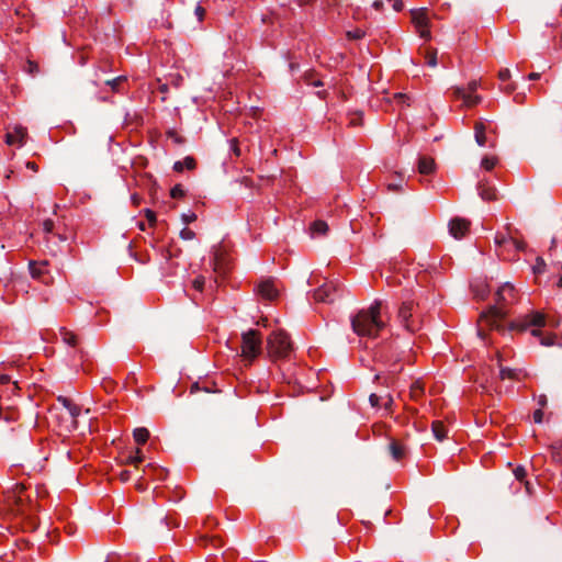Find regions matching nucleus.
Segmentation results:
<instances>
[{"label": "nucleus", "instance_id": "37", "mask_svg": "<svg viewBox=\"0 0 562 562\" xmlns=\"http://www.w3.org/2000/svg\"><path fill=\"white\" fill-rule=\"evenodd\" d=\"M551 448H552V451H553V458L557 461L562 462V442H560L558 445H554Z\"/></svg>", "mask_w": 562, "mask_h": 562}, {"label": "nucleus", "instance_id": "38", "mask_svg": "<svg viewBox=\"0 0 562 562\" xmlns=\"http://www.w3.org/2000/svg\"><path fill=\"white\" fill-rule=\"evenodd\" d=\"M170 194L173 199H179L184 195V190L180 184H177L171 189Z\"/></svg>", "mask_w": 562, "mask_h": 562}, {"label": "nucleus", "instance_id": "29", "mask_svg": "<svg viewBox=\"0 0 562 562\" xmlns=\"http://www.w3.org/2000/svg\"><path fill=\"white\" fill-rule=\"evenodd\" d=\"M495 243L497 245H504L506 243H512L517 249H524V245L521 243H519L518 240L514 239V238H506L505 236H496L495 237Z\"/></svg>", "mask_w": 562, "mask_h": 562}, {"label": "nucleus", "instance_id": "27", "mask_svg": "<svg viewBox=\"0 0 562 562\" xmlns=\"http://www.w3.org/2000/svg\"><path fill=\"white\" fill-rule=\"evenodd\" d=\"M514 291H515V289H514V286H513L510 283H508V282L504 283V284L498 289V291H497V293H496L497 301H498V302H503V301H505V300H506V297H505V293L507 292V293H509V294H513V293H514Z\"/></svg>", "mask_w": 562, "mask_h": 562}, {"label": "nucleus", "instance_id": "32", "mask_svg": "<svg viewBox=\"0 0 562 562\" xmlns=\"http://www.w3.org/2000/svg\"><path fill=\"white\" fill-rule=\"evenodd\" d=\"M424 175L431 173L436 170V162L432 158L424 156Z\"/></svg>", "mask_w": 562, "mask_h": 562}, {"label": "nucleus", "instance_id": "22", "mask_svg": "<svg viewBox=\"0 0 562 562\" xmlns=\"http://www.w3.org/2000/svg\"><path fill=\"white\" fill-rule=\"evenodd\" d=\"M431 432L438 441H442L446 437V427L442 422L434 420L431 423Z\"/></svg>", "mask_w": 562, "mask_h": 562}, {"label": "nucleus", "instance_id": "4", "mask_svg": "<svg viewBox=\"0 0 562 562\" xmlns=\"http://www.w3.org/2000/svg\"><path fill=\"white\" fill-rule=\"evenodd\" d=\"M269 356L272 358H286L292 351V342L285 331L278 329L267 339Z\"/></svg>", "mask_w": 562, "mask_h": 562}, {"label": "nucleus", "instance_id": "61", "mask_svg": "<svg viewBox=\"0 0 562 562\" xmlns=\"http://www.w3.org/2000/svg\"><path fill=\"white\" fill-rule=\"evenodd\" d=\"M546 403H547V398H546V396H541V397H540V400H539V404H540L541 406H544V405H546Z\"/></svg>", "mask_w": 562, "mask_h": 562}, {"label": "nucleus", "instance_id": "18", "mask_svg": "<svg viewBox=\"0 0 562 562\" xmlns=\"http://www.w3.org/2000/svg\"><path fill=\"white\" fill-rule=\"evenodd\" d=\"M58 402L68 411L71 418L75 420L80 414V407L71 402V400L59 396Z\"/></svg>", "mask_w": 562, "mask_h": 562}, {"label": "nucleus", "instance_id": "57", "mask_svg": "<svg viewBox=\"0 0 562 562\" xmlns=\"http://www.w3.org/2000/svg\"><path fill=\"white\" fill-rule=\"evenodd\" d=\"M26 167H27L29 169H32L33 171H37V166H36V164H35V162H33V161H27V162H26Z\"/></svg>", "mask_w": 562, "mask_h": 562}, {"label": "nucleus", "instance_id": "15", "mask_svg": "<svg viewBox=\"0 0 562 562\" xmlns=\"http://www.w3.org/2000/svg\"><path fill=\"white\" fill-rule=\"evenodd\" d=\"M369 401L373 407L384 406L386 409L393 403V400L389 394L379 395V394L372 393L369 397Z\"/></svg>", "mask_w": 562, "mask_h": 562}, {"label": "nucleus", "instance_id": "59", "mask_svg": "<svg viewBox=\"0 0 562 562\" xmlns=\"http://www.w3.org/2000/svg\"><path fill=\"white\" fill-rule=\"evenodd\" d=\"M524 99V94H520V93H517L515 97H514V100L516 102H521V100Z\"/></svg>", "mask_w": 562, "mask_h": 562}, {"label": "nucleus", "instance_id": "34", "mask_svg": "<svg viewBox=\"0 0 562 562\" xmlns=\"http://www.w3.org/2000/svg\"><path fill=\"white\" fill-rule=\"evenodd\" d=\"M532 270H533V273H536V274H541V273L544 272V270H546V262H544V260L541 257H538L536 259V263L532 267Z\"/></svg>", "mask_w": 562, "mask_h": 562}, {"label": "nucleus", "instance_id": "43", "mask_svg": "<svg viewBox=\"0 0 562 562\" xmlns=\"http://www.w3.org/2000/svg\"><path fill=\"white\" fill-rule=\"evenodd\" d=\"M181 218H182L183 223L190 224L196 220V215L193 212L183 213L181 215Z\"/></svg>", "mask_w": 562, "mask_h": 562}, {"label": "nucleus", "instance_id": "39", "mask_svg": "<svg viewBox=\"0 0 562 562\" xmlns=\"http://www.w3.org/2000/svg\"><path fill=\"white\" fill-rule=\"evenodd\" d=\"M423 36H424V43L431 38L430 32L427 29V9L426 8H424V33H423Z\"/></svg>", "mask_w": 562, "mask_h": 562}, {"label": "nucleus", "instance_id": "24", "mask_svg": "<svg viewBox=\"0 0 562 562\" xmlns=\"http://www.w3.org/2000/svg\"><path fill=\"white\" fill-rule=\"evenodd\" d=\"M475 140L479 146H484L486 142L485 125L482 122H476L474 126Z\"/></svg>", "mask_w": 562, "mask_h": 562}, {"label": "nucleus", "instance_id": "16", "mask_svg": "<svg viewBox=\"0 0 562 562\" xmlns=\"http://www.w3.org/2000/svg\"><path fill=\"white\" fill-rule=\"evenodd\" d=\"M471 289L474 296L479 300H484L490 292L487 284L482 280L473 281L471 283Z\"/></svg>", "mask_w": 562, "mask_h": 562}, {"label": "nucleus", "instance_id": "28", "mask_svg": "<svg viewBox=\"0 0 562 562\" xmlns=\"http://www.w3.org/2000/svg\"><path fill=\"white\" fill-rule=\"evenodd\" d=\"M125 80H126L125 77L120 76V77H116V78H114L112 80H108L106 85L110 86L112 91L120 92L121 91V86L125 82Z\"/></svg>", "mask_w": 562, "mask_h": 562}, {"label": "nucleus", "instance_id": "19", "mask_svg": "<svg viewBox=\"0 0 562 562\" xmlns=\"http://www.w3.org/2000/svg\"><path fill=\"white\" fill-rule=\"evenodd\" d=\"M389 450L395 461H401L406 456V448L397 441H392L389 445Z\"/></svg>", "mask_w": 562, "mask_h": 562}, {"label": "nucleus", "instance_id": "62", "mask_svg": "<svg viewBox=\"0 0 562 562\" xmlns=\"http://www.w3.org/2000/svg\"><path fill=\"white\" fill-rule=\"evenodd\" d=\"M389 190H397L398 186L397 184H394V183H390L387 186Z\"/></svg>", "mask_w": 562, "mask_h": 562}, {"label": "nucleus", "instance_id": "45", "mask_svg": "<svg viewBox=\"0 0 562 562\" xmlns=\"http://www.w3.org/2000/svg\"><path fill=\"white\" fill-rule=\"evenodd\" d=\"M498 78L502 81L508 80L510 78V70L508 68H504V69L499 70Z\"/></svg>", "mask_w": 562, "mask_h": 562}, {"label": "nucleus", "instance_id": "36", "mask_svg": "<svg viewBox=\"0 0 562 562\" xmlns=\"http://www.w3.org/2000/svg\"><path fill=\"white\" fill-rule=\"evenodd\" d=\"M481 165L484 169L492 170L496 165V158L484 157Z\"/></svg>", "mask_w": 562, "mask_h": 562}, {"label": "nucleus", "instance_id": "44", "mask_svg": "<svg viewBox=\"0 0 562 562\" xmlns=\"http://www.w3.org/2000/svg\"><path fill=\"white\" fill-rule=\"evenodd\" d=\"M53 228H54V222L52 220L44 221V223H43V231L46 234H50L53 232Z\"/></svg>", "mask_w": 562, "mask_h": 562}, {"label": "nucleus", "instance_id": "23", "mask_svg": "<svg viewBox=\"0 0 562 562\" xmlns=\"http://www.w3.org/2000/svg\"><path fill=\"white\" fill-rule=\"evenodd\" d=\"M313 237L325 235L328 231V225L324 221H315L310 227Z\"/></svg>", "mask_w": 562, "mask_h": 562}, {"label": "nucleus", "instance_id": "20", "mask_svg": "<svg viewBox=\"0 0 562 562\" xmlns=\"http://www.w3.org/2000/svg\"><path fill=\"white\" fill-rule=\"evenodd\" d=\"M195 168V160L191 156H187L182 160H178L173 164V170L177 172H182L184 169L192 170Z\"/></svg>", "mask_w": 562, "mask_h": 562}, {"label": "nucleus", "instance_id": "47", "mask_svg": "<svg viewBox=\"0 0 562 562\" xmlns=\"http://www.w3.org/2000/svg\"><path fill=\"white\" fill-rule=\"evenodd\" d=\"M542 418H543V412L541 409L535 411V413H533L535 423H537V424L542 423Z\"/></svg>", "mask_w": 562, "mask_h": 562}, {"label": "nucleus", "instance_id": "11", "mask_svg": "<svg viewBox=\"0 0 562 562\" xmlns=\"http://www.w3.org/2000/svg\"><path fill=\"white\" fill-rule=\"evenodd\" d=\"M19 389L18 381L12 375L2 373L0 374V398L4 395L9 396L14 394Z\"/></svg>", "mask_w": 562, "mask_h": 562}, {"label": "nucleus", "instance_id": "64", "mask_svg": "<svg viewBox=\"0 0 562 562\" xmlns=\"http://www.w3.org/2000/svg\"><path fill=\"white\" fill-rule=\"evenodd\" d=\"M312 85L315 87H318V86H322L323 83L319 80H317V81H314Z\"/></svg>", "mask_w": 562, "mask_h": 562}, {"label": "nucleus", "instance_id": "25", "mask_svg": "<svg viewBox=\"0 0 562 562\" xmlns=\"http://www.w3.org/2000/svg\"><path fill=\"white\" fill-rule=\"evenodd\" d=\"M133 436L137 443L144 445L149 438V431L145 427H139L134 429Z\"/></svg>", "mask_w": 562, "mask_h": 562}, {"label": "nucleus", "instance_id": "30", "mask_svg": "<svg viewBox=\"0 0 562 562\" xmlns=\"http://www.w3.org/2000/svg\"><path fill=\"white\" fill-rule=\"evenodd\" d=\"M409 393H411L412 398H415V400L419 398V396L422 395V380L420 379H417L412 383Z\"/></svg>", "mask_w": 562, "mask_h": 562}, {"label": "nucleus", "instance_id": "63", "mask_svg": "<svg viewBox=\"0 0 562 562\" xmlns=\"http://www.w3.org/2000/svg\"><path fill=\"white\" fill-rule=\"evenodd\" d=\"M525 487H526L527 492H531V486H530V483L528 481L525 482Z\"/></svg>", "mask_w": 562, "mask_h": 562}, {"label": "nucleus", "instance_id": "21", "mask_svg": "<svg viewBox=\"0 0 562 562\" xmlns=\"http://www.w3.org/2000/svg\"><path fill=\"white\" fill-rule=\"evenodd\" d=\"M59 335H60V338H61L63 342L66 344L67 346H69V347H76L77 346L78 337L72 331H70V330H68L66 328H60L59 329Z\"/></svg>", "mask_w": 562, "mask_h": 562}, {"label": "nucleus", "instance_id": "58", "mask_svg": "<svg viewBox=\"0 0 562 562\" xmlns=\"http://www.w3.org/2000/svg\"><path fill=\"white\" fill-rule=\"evenodd\" d=\"M515 89H516V86H515L514 83H512V85H508V86L505 88V91H506L507 93H512V92H514V91H515Z\"/></svg>", "mask_w": 562, "mask_h": 562}, {"label": "nucleus", "instance_id": "42", "mask_svg": "<svg viewBox=\"0 0 562 562\" xmlns=\"http://www.w3.org/2000/svg\"><path fill=\"white\" fill-rule=\"evenodd\" d=\"M514 474H515V477L519 481V482H522L526 477V470L525 468L522 467H517L515 470H514Z\"/></svg>", "mask_w": 562, "mask_h": 562}, {"label": "nucleus", "instance_id": "13", "mask_svg": "<svg viewBox=\"0 0 562 562\" xmlns=\"http://www.w3.org/2000/svg\"><path fill=\"white\" fill-rule=\"evenodd\" d=\"M25 501L20 494H8L7 504L10 507V510L15 514H24L25 513ZM27 501L29 497H27Z\"/></svg>", "mask_w": 562, "mask_h": 562}, {"label": "nucleus", "instance_id": "1", "mask_svg": "<svg viewBox=\"0 0 562 562\" xmlns=\"http://www.w3.org/2000/svg\"><path fill=\"white\" fill-rule=\"evenodd\" d=\"M381 302L374 301L369 308L359 311L351 317V326L358 336L374 338L384 328L380 316Z\"/></svg>", "mask_w": 562, "mask_h": 562}, {"label": "nucleus", "instance_id": "46", "mask_svg": "<svg viewBox=\"0 0 562 562\" xmlns=\"http://www.w3.org/2000/svg\"><path fill=\"white\" fill-rule=\"evenodd\" d=\"M349 124L352 126L361 125V113H357L355 116H352L349 121Z\"/></svg>", "mask_w": 562, "mask_h": 562}, {"label": "nucleus", "instance_id": "49", "mask_svg": "<svg viewBox=\"0 0 562 562\" xmlns=\"http://www.w3.org/2000/svg\"><path fill=\"white\" fill-rule=\"evenodd\" d=\"M394 99H395L398 103H405L409 98H408V95L403 94V93H395V94H394Z\"/></svg>", "mask_w": 562, "mask_h": 562}, {"label": "nucleus", "instance_id": "50", "mask_svg": "<svg viewBox=\"0 0 562 562\" xmlns=\"http://www.w3.org/2000/svg\"><path fill=\"white\" fill-rule=\"evenodd\" d=\"M363 32L360 30H357L355 32H348V36L352 38H361L363 36Z\"/></svg>", "mask_w": 562, "mask_h": 562}, {"label": "nucleus", "instance_id": "53", "mask_svg": "<svg viewBox=\"0 0 562 562\" xmlns=\"http://www.w3.org/2000/svg\"><path fill=\"white\" fill-rule=\"evenodd\" d=\"M29 71L31 74L36 72L37 71V65L35 63H33V61H29Z\"/></svg>", "mask_w": 562, "mask_h": 562}, {"label": "nucleus", "instance_id": "17", "mask_svg": "<svg viewBox=\"0 0 562 562\" xmlns=\"http://www.w3.org/2000/svg\"><path fill=\"white\" fill-rule=\"evenodd\" d=\"M46 265V262H30V272L32 278L41 280L42 282H47L45 279Z\"/></svg>", "mask_w": 562, "mask_h": 562}, {"label": "nucleus", "instance_id": "51", "mask_svg": "<svg viewBox=\"0 0 562 562\" xmlns=\"http://www.w3.org/2000/svg\"><path fill=\"white\" fill-rule=\"evenodd\" d=\"M392 8L395 11H401L403 9V2L401 0H393Z\"/></svg>", "mask_w": 562, "mask_h": 562}, {"label": "nucleus", "instance_id": "2", "mask_svg": "<svg viewBox=\"0 0 562 562\" xmlns=\"http://www.w3.org/2000/svg\"><path fill=\"white\" fill-rule=\"evenodd\" d=\"M546 324V315L539 311H532L514 321L510 325V328L524 331L529 327H535L531 330V335L535 337H540V344L542 346L551 347L554 345L555 336H543L542 331L540 330V328L543 327Z\"/></svg>", "mask_w": 562, "mask_h": 562}, {"label": "nucleus", "instance_id": "5", "mask_svg": "<svg viewBox=\"0 0 562 562\" xmlns=\"http://www.w3.org/2000/svg\"><path fill=\"white\" fill-rule=\"evenodd\" d=\"M261 349V339L258 331L250 329L241 335V356L251 361L259 353Z\"/></svg>", "mask_w": 562, "mask_h": 562}, {"label": "nucleus", "instance_id": "12", "mask_svg": "<svg viewBox=\"0 0 562 562\" xmlns=\"http://www.w3.org/2000/svg\"><path fill=\"white\" fill-rule=\"evenodd\" d=\"M424 64H426L430 68H435L438 65H441L443 69L447 68L445 55H441L440 58H438V53L436 48L424 49Z\"/></svg>", "mask_w": 562, "mask_h": 562}, {"label": "nucleus", "instance_id": "7", "mask_svg": "<svg viewBox=\"0 0 562 562\" xmlns=\"http://www.w3.org/2000/svg\"><path fill=\"white\" fill-rule=\"evenodd\" d=\"M506 313L497 306H491L480 316V323H485L491 328H498V322L505 318Z\"/></svg>", "mask_w": 562, "mask_h": 562}, {"label": "nucleus", "instance_id": "26", "mask_svg": "<svg viewBox=\"0 0 562 562\" xmlns=\"http://www.w3.org/2000/svg\"><path fill=\"white\" fill-rule=\"evenodd\" d=\"M411 14L416 32L422 36V9H413Z\"/></svg>", "mask_w": 562, "mask_h": 562}, {"label": "nucleus", "instance_id": "6", "mask_svg": "<svg viewBox=\"0 0 562 562\" xmlns=\"http://www.w3.org/2000/svg\"><path fill=\"white\" fill-rule=\"evenodd\" d=\"M339 291V283L336 281H328L322 284L314 291V300L322 303H331L336 297V292Z\"/></svg>", "mask_w": 562, "mask_h": 562}, {"label": "nucleus", "instance_id": "48", "mask_svg": "<svg viewBox=\"0 0 562 562\" xmlns=\"http://www.w3.org/2000/svg\"><path fill=\"white\" fill-rule=\"evenodd\" d=\"M231 149L232 151L236 155V156H239L240 155V149L237 145V140L235 138H233L231 140Z\"/></svg>", "mask_w": 562, "mask_h": 562}, {"label": "nucleus", "instance_id": "10", "mask_svg": "<svg viewBox=\"0 0 562 562\" xmlns=\"http://www.w3.org/2000/svg\"><path fill=\"white\" fill-rule=\"evenodd\" d=\"M470 227V221L465 218L456 217L449 223V232L456 239H461L465 236Z\"/></svg>", "mask_w": 562, "mask_h": 562}, {"label": "nucleus", "instance_id": "35", "mask_svg": "<svg viewBox=\"0 0 562 562\" xmlns=\"http://www.w3.org/2000/svg\"><path fill=\"white\" fill-rule=\"evenodd\" d=\"M480 195L483 200H494L496 199V192L494 189L481 188Z\"/></svg>", "mask_w": 562, "mask_h": 562}, {"label": "nucleus", "instance_id": "33", "mask_svg": "<svg viewBox=\"0 0 562 562\" xmlns=\"http://www.w3.org/2000/svg\"><path fill=\"white\" fill-rule=\"evenodd\" d=\"M516 376H517V373L515 370H512L509 368H501V371H499L501 380L516 379Z\"/></svg>", "mask_w": 562, "mask_h": 562}, {"label": "nucleus", "instance_id": "56", "mask_svg": "<svg viewBox=\"0 0 562 562\" xmlns=\"http://www.w3.org/2000/svg\"><path fill=\"white\" fill-rule=\"evenodd\" d=\"M540 78V74L539 72H531L528 75V79L529 80H538Z\"/></svg>", "mask_w": 562, "mask_h": 562}, {"label": "nucleus", "instance_id": "31", "mask_svg": "<svg viewBox=\"0 0 562 562\" xmlns=\"http://www.w3.org/2000/svg\"><path fill=\"white\" fill-rule=\"evenodd\" d=\"M200 541L205 547H207L209 544H211L214 549H217V548L221 547V540L217 537L203 536V537L200 538Z\"/></svg>", "mask_w": 562, "mask_h": 562}, {"label": "nucleus", "instance_id": "9", "mask_svg": "<svg viewBox=\"0 0 562 562\" xmlns=\"http://www.w3.org/2000/svg\"><path fill=\"white\" fill-rule=\"evenodd\" d=\"M257 293L262 299L272 301L278 297L279 289L273 279L261 280L257 286Z\"/></svg>", "mask_w": 562, "mask_h": 562}, {"label": "nucleus", "instance_id": "8", "mask_svg": "<svg viewBox=\"0 0 562 562\" xmlns=\"http://www.w3.org/2000/svg\"><path fill=\"white\" fill-rule=\"evenodd\" d=\"M477 81L472 80L468 85L469 92L463 88H456L454 93L458 98H461L468 106H473L481 101L480 95L472 94L477 89Z\"/></svg>", "mask_w": 562, "mask_h": 562}, {"label": "nucleus", "instance_id": "3", "mask_svg": "<svg viewBox=\"0 0 562 562\" xmlns=\"http://www.w3.org/2000/svg\"><path fill=\"white\" fill-rule=\"evenodd\" d=\"M417 292L413 289H405L403 292V302L398 311V317L404 327L409 331H415L418 327V301L415 300Z\"/></svg>", "mask_w": 562, "mask_h": 562}, {"label": "nucleus", "instance_id": "60", "mask_svg": "<svg viewBox=\"0 0 562 562\" xmlns=\"http://www.w3.org/2000/svg\"><path fill=\"white\" fill-rule=\"evenodd\" d=\"M416 167H417L418 172H420V173H422V158H418V159H417Z\"/></svg>", "mask_w": 562, "mask_h": 562}, {"label": "nucleus", "instance_id": "14", "mask_svg": "<svg viewBox=\"0 0 562 562\" xmlns=\"http://www.w3.org/2000/svg\"><path fill=\"white\" fill-rule=\"evenodd\" d=\"M26 135V131L22 126H15L13 132H8L5 134V143L10 146L18 145L22 146L24 144V137Z\"/></svg>", "mask_w": 562, "mask_h": 562}, {"label": "nucleus", "instance_id": "52", "mask_svg": "<svg viewBox=\"0 0 562 562\" xmlns=\"http://www.w3.org/2000/svg\"><path fill=\"white\" fill-rule=\"evenodd\" d=\"M195 14L198 15L199 20H202L204 15V9L201 5H198L195 8Z\"/></svg>", "mask_w": 562, "mask_h": 562}, {"label": "nucleus", "instance_id": "55", "mask_svg": "<svg viewBox=\"0 0 562 562\" xmlns=\"http://www.w3.org/2000/svg\"><path fill=\"white\" fill-rule=\"evenodd\" d=\"M240 183L245 184L246 187H251L252 181H251L249 178L244 177V178L240 180Z\"/></svg>", "mask_w": 562, "mask_h": 562}, {"label": "nucleus", "instance_id": "54", "mask_svg": "<svg viewBox=\"0 0 562 562\" xmlns=\"http://www.w3.org/2000/svg\"><path fill=\"white\" fill-rule=\"evenodd\" d=\"M146 216L149 222H154L156 220L155 213L150 210H146Z\"/></svg>", "mask_w": 562, "mask_h": 562}, {"label": "nucleus", "instance_id": "40", "mask_svg": "<svg viewBox=\"0 0 562 562\" xmlns=\"http://www.w3.org/2000/svg\"><path fill=\"white\" fill-rule=\"evenodd\" d=\"M180 237L184 240H191L195 237V234L193 231L184 227L183 229H181L180 232Z\"/></svg>", "mask_w": 562, "mask_h": 562}, {"label": "nucleus", "instance_id": "41", "mask_svg": "<svg viewBox=\"0 0 562 562\" xmlns=\"http://www.w3.org/2000/svg\"><path fill=\"white\" fill-rule=\"evenodd\" d=\"M204 283H205V279L204 277L202 276H199L196 277L194 280H193V288L196 290V291H202L203 288H204Z\"/></svg>", "mask_w": 562, "mask_h": 562}]
</instances>
